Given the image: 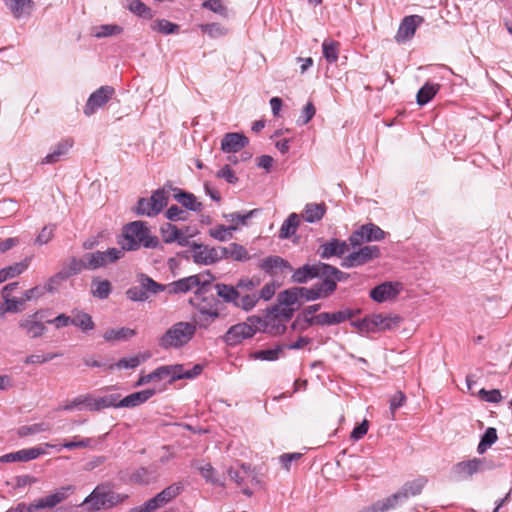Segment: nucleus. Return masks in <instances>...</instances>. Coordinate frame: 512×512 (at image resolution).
Instances as JSON below:
<instances>
[{
    "mask_svg": "<svg viewBox=\"0 0 512 512\" xmlns=\"http://www.w3.org/2000/svg\"><path fill=\"white\" fill-rule=\"evenodd\" d=\"M61 354L59 353H46V354H33L29 355L25 358L24 363L29 364H43L48 361L53 360L56 357H59Z\"/></svg>",
    "mask_w": 512,
    "mask_h": 512,
    "instance_id": "62",
    "label": "nucleus"
},
{
    "mask_svg": "<svg viewBox=\"0 0 512 512\" xmlns=\"http://www.w3.org/2000/svg\"><path fill=\"white\" fill-rule=\"evenodd\" d=\"M439 84L426 83L417 93V103L420 106L427 104L439 90Z\"/></svg>",
    "mask_w": 512,
    "mask_h": 512,
    "instance_id": "45",
    "label": "nucleus"
},
{
    "mask_svg": "<svg viewBox=\"0 0 512 512\" xmlns=\"http://www.w3.org/2000/svg\"><path fill=\"white\" fill-rule=\"evenodd\" d=\"M495 468L496 464L493 460L486 457H474L456 463L453 465L451 472L456 480L466 481L478 473H484L485 471H490Z\"/></svg>",
    "mask_w": 512,
    "mask_h": 512,
    "instance_id": "6",
    "label": "nucleus"
},
{
    "mask_svg": "<svg viewBox=\"0 0 512 512\" xmlns=\"http://www.w3.org/2000/svg\"><path fill=\"white\" fill-rule=\"evenodd\" d=\"M127 8L134 14L143 18H152V11L140 0H132Z\"/></svg>",
    "mask_w": 512,
    "mask_h": 512,
    "instance_id": "56",
    "label": "nucleus"
},
{
    "mask_svg": "<svg viewBox=\"0 0 512 512\" xmlns=\"http://www.w3.org/2000/svg\"><path fill=\"white\" fill-rule=\"evenodd\" d=\"M45 454V450L41 447H32L28 449H22L16 452H11L0 457V462H28L38 458Z\"/></svg>",
    "mask_w": 512,
    "mask_h": 512,
    "instance_id": "19",
    "label": "nucleus"
},
{
    "mask_svg": "<svg viewBox=\"0 0 512 512\" xmlns=\"http://www.w3.org/2000/svg\"><path fill=\"white\" fill-rule=\"evenodd\" d=\"M384 237L385 232L379 226L368 223L354 231L349 237V242L353 247H356L360 246L363 242L380 241Z\"/></svg>",
    "mask_w": 512,
    "mask_h": 512,
    "instance_id": "11",
    "label": "nucleus"
},
{
    "mask_svg": "<svg viewBox=\"0 0 512 512\" xmlns=\"http://www.w3.org/2000/svg\"><path fill=\"white\" fill-rule=\"evenodd\" d=\"M326 205L324 203H308L302 213V218L308 223L320 221L326 213Z\"/></svg>",
    "mask_w": 512,
    "mask_h": 512,
    "instance_id": "28",
    "label": "nucleus"
},
{
    "mask_svg": "<svg viewBox=\"0 0 512 512\" xmlns=\"http://www.w3.org/2000/svg\"><path fill=\"white\" fill-rule=\"evenodd\" d=\"M36 315L37 314L30 315L19 321V327L30 338L41 337L46 331L44 323L36 320Z\"/></svg>",
    "mask_w": 512,
    "mask_h": 512,
    "instance_id": "24",
    "label": "nucleus"
},
{
    "mask_svg": "<svg viewBox=\"0 0 512 512\" xmlns=\"http://www.w3.org/2000/svg\"><path fill=\"white\" fill-rule=\"evenodd\" d=\"M427 483L425 478H419L411 482H407L403 485L399 494H401V498L403 500L407 499L409 496H415L421 493L423 487Z\"/></svg>",
    "mask_w": 512,
    "mask_h": 512,
    "instance_id": "37",
    "label": "nucleus"
},
{
    "mask_svg": "<svg viewBox=\"0 0 512 512\" xmlns=\"http://www.w3.org/2000/svg\"><path fill=\"white\" fill-rule=\"evenodd\" d=\"M175 191V200L178 201L186 209L194 212H199L202 210V203L197 201V198L194 194L182 191L180 189H175Z\"/></svg>",
    "mask_w": 512,
    "mask_h": 512,
    "instance_id": "30",
    "label": "nucleus"
},
{
    "mask_svg": "<svg viewBox=\"0 0 512 512\" xmlns=\"http://www.w3.org/2000/svg\"><path fill=\"white\" fill-rule=\"evenodd\" d=\"M258 212V209H252L243 214L239 212L224 214L223 217L225 218L226 221L230 222L231 225H236L238 227V224L244 226L247 225V221L256 214H258Z\"/></svg>",
    "mask_w": 512,
    "mask_h": 512,
    "instance_id": "47",
    "label": "nucleus"
},
{
    "mask_svg": "<svg viewBox=\"0 0 512 512\" xmlns=\"http://www.w3.org/2000/svg\"><path fill=\"white\" fill-rule=\"evenodd\" d=\"M348 251L349 245L346 241L333 238L321 244L317 253L322 259H329L333 256L342 257Z\"/></svg>",
    "mask_w": 512,
    "mask_h": 512,
    "instance_id": "16",
    "label": "nucleus"
},
{
    "mask_svg": "<svg viewBox=\"0 0 512 512\" xmlns=\"http://www.w3.org/2000/svg\"><path fill=\"white\" fill-rule=\"evenodd\" d=\"M260 279L259 278H241L236 283V288L241 292L252 293V291L259 286Z\"/></svg>",
    "mask_w": 512,
    "mask_h": 512,
    "instance_id": "58",
    "label": "nucleus"
},
{
    "mask_svg": "<svg viewBox=\"0 0 512 512\" xmlns=\"http://www.w3.org/2000/svg\"><path fill=\"white\" fill-rule=\"evenodd\" d=\"M202 6L223 17H228V8L221 0H207L202 4Z\"/></svg>",
    "mask_w": 512,
    "mask_h": 512,
    "instance_id": "63",
    "label": "nucleus"
},
{
    "mask_svg": "<svg viewBox=\"0 0 512 512\" xmlns=\"http://www.w3.org/2000/svg\"><path fill=\"white\" fill-rule=\"evenodd\" d=\"M149 355H135L127 358H122L115 364L109 365V369L112 370L114 368L118 369H134L138 367L142 362L146 361L148 359Z\"/></svg>",
    "mask_w": 512,
    "mask_h": 512,
    "instance_id": "38",
    "label": "nucleus"
},
{
    "mask_svg": "<svg viewBox=\"0 0 512 512\" xmlns=\"http://www.w3.org/2000/svg\"><path fill=\"white\" fill-rule=\"evenodd\" d=\"M50 429H51V426L49 423L40 422V423H35L32 425H25V426L20 427L18 429V435L20 437H27V436L34 435L37 433L50 431Z\"/></svg>",
    "mask_w": 512,
    "mask_h": 512,
    "instance_id": "50",
    "label": "nucleus"
},
{
    "mask_svg": "<svg viewBox=\"0 0 512 512\" xmlns=\"http://www.w3.org/2000/svg\"><path fill=\"white\" fill-rule=\"evenodd\" d=\"M284 345H277L275 348L256 351L254 357L256 359L265 361H274L279 358V355L283 352Z\"/></svg>",
    "mask_w": 512,
    "mask_h": 512,
    "instance_id": "53",
    "label": "nucleus"
},
{
    "mask_svg": "<svg viewBox=\"0 0 512 512\" xmlns=\"http://www.w3.org/2000/svg\"><path fill=\"white\" fill-rule=\"evenodd\" d=\"M55 227L53 224L44 226L36 237L35 244L42 246L50 242L54 237Z\"/></svg>",
    "mask_w": 512,
    "mask_h": 512,
    "instance_id": "60",
    "label": "nucleus"
},
{
    "mask_svg": "<svg viewBox=\"0 0 512 512\" xmlns=\"http://www.w3.org/2000/svg\"><path fill=\"white\" fill-rule=\"evenodd\" d=\"M125 294L129 300L134 302H145L149 298L140 285L130 287Z\"/></svg>",
    "mask_w": 512,
    "mask_h": 512,
    "instance_id": "59",
    "label": "nucleus"
},
{
    "mask_svg": "<svg viewBox=\"0 0 512 512\" xmlns=\"http://www.w3.org/2000/svg\"><path fill=\"white\" fill-rule=\"evenodd\" d=\"M326 263L317 262L315 264H305L297 269H293L291 280L294 283H307L309 280L325 275Z\"/></svg>",
    "mask_w": 512,
    "mask_h": 512,
    "instance_id": "14",
    "label": "nucleus"
},
{
    "mask_svg": "<svg viewBox=\"0 0 512 512\" xmlns=\"http://www.w3.org/2000/svg\"><path fill=\"white\" fill-rule=\"evenodd\" d=\"M86 262V254H84L82 258L71 257L62 264L60 272L64 274L63 276L66 279H69L84 270H88V264Z\"/></svg>",
    "mask_w": 512,
    "mask_h": 512,
    "instance_id": "23",
    "label": "nucleus"
},
{
    "mask_svg": "<svg viewBox=\"0 0 512 512\" xmlns=\"http://www.w3.org/2000/svg\"><path fill=\"white\" fill-rule=\"evenodd\" d=\"M189 303L197 310L193 320L200 328H208L220 317V300L214 296L213 292H208L206 283L195 290L194 297L189 300Z\"/></svg>",
    "mask_w": 512,
    "mask_h": 512,
    "instance_id": "2",
    "label": "nucleus"
},
{
    "mask_svg": "<svg viewBox=\"0 0 512 512\" xmlns=\"http://www.w3.org/2000/svg\"><path fill=\"white\" fill-rule=\"evenodd\" d=\"M236 230V225H217L209 230V235L218 241L225 242L232 238V233Z\"/></svg>",
    "mask_w": 512,
    "mask_h": 512,
    "instance_id": "44",
    "label": "nucleus"
},
{
    "mask_svg": "<svg viewBox=\"0 0 512 512\" xmlns=\"http://www.w3.org/2000/svg\"><path fill=\"white\" fill-rule=\"evenodd\" d=\"M300 219L296 213H291L288 218L283 222L279 237L281 239H288L295 234L297 227L299 226Z\"/></svg>",
    "mask_w": 512,
    "mask_h": 512,
    "instance_id": "36",
    "label": "nucleus"
},
{
    "mask_svg": "<svg viewBox=\"0 0 512 512\" xmlns=\"http://www.w3.org/2000/svg\"><path fill=\"white\" fill-rule=\"evenodd\" d=\"M182 490L183 486L181 483H174L163 489L153 498L147 500L143 504V509L146 510V512H154L176 498Z\"/></svg>",
    "mask_w": 512,
    "mask_h": 512,
    "instance_id": "10",
    "label": "nucleus"
},
{
    "mask_svg": "<svg viewBox=\"0 0 512 512\" xmlns=\"http://www.w3.org/2000/svg\"><path fill=\"white\" fill-rule=\"evenodd\" d=\"M230 258L236 261L248 260V252L244 246L238 243H231L229 245Z\"/></svg>",
    "mask_w": 512,
    "mask_h": 512,
    "instance_id": "64",
    "label": "nucleus"
},
{
    "mask_svg": "<svg viewBox=\"0 0 512 512\" xmlns=\"http://www.w3.org/2000/svg\"><path fill=\"white\" fill-rule=\"evenodd\" d=\"M297 290V287H292L280 292L278 294L279 304L290 307L297 303L300 300L299 293Z\"/></svg>",
    "mask_w": 512,
    "mask_h": 512,
    "instance_id": "51",
    "label": "nucleus"
},
{
    "mask_svg": "<svg viewBox=\"0 0 512 512\" xmlns=\"http://www.w3.org/2000/svg\"><path fill=\"white\" fill-rule=\"evenodd\" d=\"M249 467L245 464L241 465V469L230 468L228 475L238 486H241L244 479L249 475Z\"/></svg>",
    "mask_w": 512,
    "mask_h": 512,
    "instance_id": "61",
    "label": "nucleus"
},
{
    "mask_svg": "<svg viewBox=\"0 0 512 512\" xmlns=\"http://www.w3.org/2000/svg\"><path fill=\"white\" fill-rule=\"evenodd\" d=\"M168 200L169 191L165 188H159L155 190L149 198H139L133 211L137 215L154 217L167 206Z\"/></svg>",
    "mask_w": 512,
    "mask_h": 512,
    "instance_id": "7",
    "label": "nucleus"
},
{
    "mask_svg": "<svg viewBox=\"0 0 512 512\" xmlns=\"http://www.w3.org/2000/svg\"><path fill=\"white\" fill-rule=\"evenodd\" d=\"M354 313L351 309H346L342 311H337L334 313L323 312L318 315L312 316L306 319V323L308 326L320 325V326H330L340 324L349 320L353 317Z\"/></svg>",
    "mask_w": 512,
    "mask_h": 512,
    "instance_id": "13",
    "label": "nucleus"
},
{
    "mask_svg": "<svg viewBox=\"0 0 512 512\" xmlns=\"http://www.w3.org/2000/svg\"><path fill=\"white\" fill-rule=\"evenodd\" d=\"M197 325L191 322H176L159 338L158 345L164 349H180L194 337Z\"/></svg>",
    "mask_w": 512,
    "mask_h": 512,
    "instance_id": "4",
    "label": "nucleus"
},
{
    "mask_svg": "<svg viewBox=\"0 0 512 512\" xmlns=\"http://www.w3.org/2000/svg\"><path fill=\"white\" fill-rule=\"evenodd\" d=\"M218 298L222 299L223 302L235 305V302L240 297L241 292L235 286L216 283L213 286Z\"/></svg>",
    "mask_w": 512,
    "mask_h": 512,
    "instance_id": "26",
    "label": "nucleus"
},
{
    "mask_svg": "<svg viewBox=\"0 0 512 512\" xmlns=\"http://www.w3.org/2000/svg\"><path fill=\"white\" fill-rule=\"evenodd\" d=\"M5 3L16 18L29 15L33 8L32 0H5Z\"/></svg>",
    "mask_w": 512,
    "mask_h": 512,
    "instance_id": "31",
    "label": "nucleus"
},
{
    "mask_svg": "<svg viewBox=\"0 0 512 512\" xmlns=\"http://www.w3.org/2000/svg\"><path fill=\"white\" fill-rule=\"evenodd\" d=\"M261 329L272 335H280L285 332L286 325L280 321L269 322V317H266L260 325V330Z\"/></svg>",
    "mask_w": 512,
    "mask_h": 512,
    "instance_id": "54",
    "label": "nucleus"
},
{
    "mask_svg": "<svg viewBox=\"0 0 512 512\" xmlns=\"http://www.w3.org/2000/svg\"><path fill=\"white\" fill-rule=\"evenodd\" d=\"M191 248L193 250V261L196 264L211 265L217 262V250L215 247L193 242L191 243Z\"/></svg>",
    "mask_w": 512,
    "mask_h": 512,
    "instance_id": "17",
    "label": "nucleus"
},
{
    "mask_svg": "<svg viewBox=\"0 0 512 512\" xmlns=\"http://www.w3.org/2000/svg\"><path fill=\"white\" fill-rule=\"evenodd\" d=\"M112 291V285L108 280H100L93 278L91 292L94 297L99 299H107Z\"/></svg>",
    "mask_w": 512,
    "mask_h": 512,
    "instance_id": "39",
    "label": "nucleus"
},
{
    "mask_svg": "<svg viewBox=\"0 0 512 512\" xmlns=\"http://www.w3.org/2000/svg\"><path fill=\"white\" fill-rule=\"evenodd\" d=\"M498 439L497 430L494 427L486 429L477 447L479 454H484Z\"/></svg>",
    "mask_w": 512,
    "mask_h": 512,
    "instance_id": "43",
    "label": "nucleus"
},
{
    "mask_svg": "<svg viewBox=\"0 0 512 512\" xmlns=\"http://www.w3.org/2000/svg\"><path fill=\"white\" fill-rule=\"evenodd\" d=\"M136 335V331L130 328L122 327L119 329H109L105 331L103 338L106 341H124Z\"/></svg>",
    "mask_w": 512,
    "mask_h": 512,
    "instance_id": "40",
    "label": "nucleus"
},
{
    "mask_svg": "<svg viewBox=\"0 0 512 512\" xmlns=\"http://www.w3.org/2000/svg\"><path fill=\"white\" fill-rule=\"evenodd\" d=\"M92 394H84L79 395L75 397L73 400H71L69 403L65 404L62 409L65 411H71L75 408H79L83 406L89 411H92Z\"/></svg>",
    "mask_w": 512,
    "mask_h": 512,
    "instance_id": "48",
    "label": "nucleus"
},
{
    "mask_svg": "<svg viewBox=\"0 0 512 512\" xmlns=\"http://www.w3.org/2000/svg\"><path fill=\"white\" fill-rule=\"evenodd\" d=\"M160 232L163 241L167 244H170L175 242L176 239H178L180 229H178L175 225L171 223H165L161 226Z\"/></svg>",
    "mask_w": 512,
    "mask_h": 512,
    "instance_id": "55",
    "label": "nucleus"
},
{
    "mask_svg": "<svg viewBox=\"0 0 512 512\" xmlns=\"http://www.w3.org/2000/svg\"><path fill=\"white\" fill-rule=\"evenodd\" d=\"M248 143L249 139L243 133H226L221 141V150L225 153H236Z\"/></svg>",
    "mask_w": 512,
    "mask_h": 512,
    "instance_id": "20",
    "label": "nucleus"
},
{
    "mask_svg": "<svg viewBox=\"0 0 512 512\" xmlns=\"http://www.w3.org/2000/svg\"><path fill=\"white\" fill-rule=\"evenodd\" d=\"M124 250L122 248H109L106 251H95L86 253L88 270H97L105 268L124 257Z\"/></svg>",
    "mask_w": 512,
    "mask_h": 512,
    "instance_id": "9",
    "label": "nucleus"
},
{
    "mask_svg": "<svg viewBox=\"0 0 512 512\" xmlns=\"http://www.w3.org/2000/svg\"><path fill=\"white\" fill-rule=\"evenodd\" d=\"M128 496L115 492L110 484L102 483L84 499L82 505L88 512H96L102 509H110L123 503Z\"/></svg>",
    "mask_w": 512,
    "mask_h": 512,
    "instance_id": "3",
    "label": "nucleus"
},
{
    "mask_svg": "<svg viewBox=\"0 0 512 512\" xmlns=\"http://www.w3.org/2000/svg\"><path fill=\"white\" fill-rule=\"evenodd\" d=\"M374 327L376 332L392 330L399 326L401 322V317L397 315H383V314H374L373 315Z\"/></svg>",
    "mask_w": 512,
    "mask_h": 512,
    "instance_id": "29",
    "label": "nucleus"
},
{
    "mask_svg": "<svg viewBox=\"0 0 512 512\" xmlns=\"http://www.w3.org/2000/svg\"><path fill=\"white\" fill-rule=\"evenodd\" d=\"M399 293V284L392 282L382 283L370 291V297L378 303L385 302L396 297Z\"/></svg>",
    "mask_w": 512,
    "mask_h": 512,
    "instance_id": "22",
    "label": "nucleus"
},
{
    "mask_svg": "<svg viewBox=\"0 0 512 512\" xmlns=\"http://www.w3.org/2000/svg\"><path fill=\"white\" fill-rule=\"evenodd\" d=\"M72 141L62 140L53 149V151L47 154L42 160L43 164H53L60 161L61 157L64 156L68 150L72 147Z\"/></svg>",
    "mask_w": 512,
    "mask_h": 512,
    "instance_id": "34",
    "label": "nucleus"
},
{
    "mask_svg": "<svg viewBox=\"0 0 512 512\" xmlns=\"http://www.w3.org/2000/svg\"><path fill=\"white\" fill-rule=\"evenodd\" d=\"M120 394H109L103 397L95 398L92 395V411L99 412L105 408H119Z\"/></svg>",
    "mask_w": 512,
    "mask_h": 512,
    "instance_id": "32",
    "label": "nucleus"
},
{
    "mask_svg": "<svg viewBox=\"0 0 512 512\" xmlns=\"http://www.w3.org/2000/svg\"><path fill=\"white\" fill-rule=\"evenodd\" d=\"M323 55L329 63H334L338 59L339 43L336 41L325 40L322 44Z\"/></svg>",
    "mask_w": 512,
    "mask_h": 512,
    "instance_id": "52",
    "label": "nucleus"
},
{
    "mask_svg": "<svg viewBox=\"0 0 512 512\" xmlns=\"http://www.w3.org/2000/svg\"><path fill=\"white\" fill-rule=\"evenodd\" d=\"M137 282L148 296L149 294L156 295L166 289L165 285L154 281L151 277L144 273H140L137 276Z\"/></svg>",
    "mask_w": 512,
    "mask_h": 512,
    "instance_id": "33",
    "label": "nucleus"
},
{
    "mask_svg": "<svg viewBox=\"0 0 512 512\" xmlns=\"http://www.w3.org/2000/svg\"><path fill=\"white\" fill-rule=\"evenodd\" d=\"M319 278L322 281L314 285L315 290L321 295V299L328 298L336 291L337 285L331 277L320 276Z\"/></svg>",
    "mask_w": 512,
    "mask_h": 512,
    "instance_id": "42",
    "label": "nucleus"
},
{
    "mask_svg": "<svg viewBox=\"0 0 512 512\" xmlns=\"http://www.w3.org/2000/svg\"><path fill=\"white\" fill-rule=\"evenodd\" d=\"M401 501H403L401 494L396 492L387 498L375 502L371 506L363 509L361 512H386L396 507Z\"/></svg>",
    "mask_w": 512,
    "mask_h": 512,
    "instance_id": "27",
    "label": "nucleus"
},
{
    "mask_svg": "<svg viewBox=\"0 0 512 512\" xmlns=\"http://www.w3.org/2000/svg\"><path fill=\"white\" fill-rule=\"evenodd\" d=\"M166 368L164 367H159L157 369H155L153 372L149 373V374H146V375H141L136 383V386H141V385H145V384H148L154 380H161V379H165L164 377V373L166 372Z\"/></svg>",
    "mask_w": 512,
    "mask_h": 512,
    "instance_id": "57",
    "label": "nucleus"
},
{
    "mask_svg": "<svg viewBox=\"0 0 512 512\" xmlns=\"http://www.w3.org/2000/svg\"><path fill=\"white\" fill-rule=\"evenodd\" d=\"M423 22L424 18L420 15L406 16L402 19L398 32H416Z\"/></svg>",
    "mask_w": 512,
    "mask_h": 512,
    "instance_id": "46",
    "label": "nucleus"
},
{
    "mask_svg": "<svg viewBox=\"0 0 512 512\" xmlns=\"http://www.w3.org/2000/svg\"><path fill=\"white\" fill-rule=\"evenodd\" d=\"M294 313V309L288 306H274L270 311L267 317H269V322L280 321L287 322L289 321Z\"/></svg>",
    "mask_w": 512,
    "mask_h": 512,
    "instance_id": "41",
    "label": "nucleus"
},
{
    "mask_svg": "<svg viewBox=\"0 0 512 512\" xmlns=\"http://www.w3.org/2000/svg\"><path fill=\"white\" fill-rule=\"evenodd\" d=\"M114 88L111 86H101L93 92L84 107V114L86 116L93 115L98 108L103 107L113 96Z\"/></svg>",
    "mask_w": 512,
    "mask_h": 512,
    "instance_id": "15",
    "label": "nucleus"
},
{
    "mask_svg": "<svg viewBox=\"0 0 512 512\" xmlns=\"http://www.w3.org/2000/svg\"><path fill=\"white\" fill-rule=\"evenodd\" d=\"M258 301L259 297H257L255 292L241 293L234 306L244 311H250L256 306Z\"/></svg>",
    "mask_w": 512,
    "mask_h": 512,
    "instance_id": "49",
    "label": "nucleus"
},
{
    "mask_svg": "<svg viewBox=\"0 0 512 512\" xmlns=\"http://www.w3.org/2000/svg\"><path fill=\"white\" fill-rule=\"evenodd\" d=\"M154 389H146L138 392H134L124 398H119V408H134L145 403L149 400L154 394Z\"/></svg>",
    "mask_w": 512,
    "mask_h": 512,
    "instance_id": "25",
    "label": "nucleus"
},
{
    "mask_svg": "<svg viewBox=\"0 0 512 512\" xmlns=\"http://www.w3.org/2000/svg\"><path fill=\"white\" fill-rule=\"evenodd\" d=\"M259 268L271 276L281 273L284 270H293L290 263L280 256H268L262 259L259 263Z\"/></svg>",
    "mask_w": 512,
    "mask_h": 512,
    "instance_id": "21",
    "label": "nucleus"
},
{
    "mask_svg": "<svg viewBox=\"0 0 512 512\" xmlns=\"http://www.w3.org/2000/svg\"><path fill=\"white\" fill-rule=\"evenodd\" d=\"M205 282H202V277L199 275H192L185 278H181L169 284L170 294L187 293L192 289H200L204 286Z\"/></svg>",
    "mask_w": 512,
    "mask_h": 512,
    "instance_id": "18",
    "label": "nucleus"
},
{
    "mask_svg": "<svg viewBox=\"0 0 512 512\" xmlns=\"http://www.w3.org/2000/svg\"><path fill=\"white\" fill-rule=\"evenodd\" d=\"M73 491V486H63L56 489L53 493L42 497L31 504L24 502L18 503L15 507H11L6 512H36L41 509L54 508L58 504L66 500Z\"/></svg>",
    "mask_w": 512,
    "mask_h": 512,
    "instance_id": "5",
    "label": "nucleus"
},
{
    "mask_svg": "<svg viewBox=\"0 0 512 512\" xmlns=\"http://www.w3.org/2000/svg\"><path fill=\"white\" fill-rule=\"evenodd\" d=\"M380 255V249L378 246L368 245L361 247L358 251H354L348 254L342 260V267L352 268L361 266L363 264L368 263L374 258H377Z\"/></svg>",
    "mask_w": 512,
    "mask_h": 512,
    "instance_id": "12",
    "label": "nucleus"
},
{
    "mask_svg": "<svg viewBox=\"0 0 512 512\" xmlns=\"http://www.w3.org/2000/svg\"><path fill=\"white\" fill-rule=\"evenodd\" d=\"M263 319L257 316H252L247 319V322L238 323L231 326L225 333L223 339L229 346L240 344L244 339L251 338L257 331H260V325Z\"/></svg>",
    "mask_w": 512,
    "mask_h": 512,
    "instance_id": "8",
    "label": "nucleus"
},
{
    "mask_svg": "<svg viewBox=\"0 0 512 512\" xmlns=\"http://www.w3.org/2000/svg\"><path fill=\"white\" fill-rule=\"evenodd\" d=\"M117 243L124 251H136L140 247L155 249L160 246L158 237L151 235L149 227L140 220L124 225Z\"/></svg>",
    "mask_w": 512,
    "mask_h": 512,
    "instance_id": "1",
    "label": "nucleus"
},
{
    "mask_svg": "<svg viewBox=\"0 0 512 512\" xmlns=\"http://www.w3.org/2000/svg\"><path fill=\"white\" fill-rule=\"evenodd\" d=\"M72 325L81 329L82 332H88L93 330L95 327L92 317L88 313L82 311H73Z\"/></svg>",
    "mask_w": 512,
    "mask_h": 512,
    "instance_id": "35",
    "label": "nucleus"
}]
</instances>
